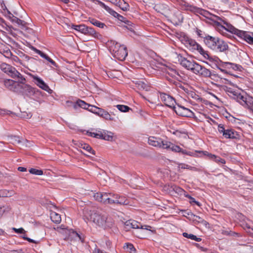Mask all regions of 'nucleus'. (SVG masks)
Listing matches in <instances>:
<instances>
[{
	"label": "nucleus",
	"mask_w": 253,
	"mask_h": 253,
	"mask_svg": "<svg viewBox=\"0 0 253 253\" xmlns=\"http://www.w3.org/2000/svg\"><path fill=\"white\" fill-rule=\"evenodd\" d=\"M32 49L37 53L39 54L42 57L46 59L48 62H50L52 65L56 67V64L52 59H51L48 55L43 52H42L41 50L37 49L35 47H33Z\"/></svg>",
	"instance_id": "393cba45"
},
{
	"label": "nucleus",
	"mask_w": 253,
	"mask_h": 253,
	"mask_svg": "<svg viewBox=\"0 0 253 253\" xmlns=\"http://www.w3.org/2000/svg\"><path fill=\"white\" fill-rule=\"evenodd\" d=\"M109 198L111 201H109V204H119V205H127L128 202L127 199L122 196H120L118 194L109 193Z\"/></svg>",
	"instance_id": "f8f14e48"
},
{
	"label": "nucleus",
	"mask_w": 253,
	"mask_h": 253,
	"mask_svg": "<svg viewBox=\"0 0 253 253\" xmlns=\"http://www.w3.org/2000/svg\"><path fill=\"white\" fill-rule=\"evenodd\" d=\"M81 146L83 149L86 150L89 154L95 155V151L92 150V148L89 145L84 143L82 144Z\"/></svg>",
	"instance_id": "ea45409f"
},
{
	"label": "nucleus",
	"mask_w": 253,
	"mask_h": 253,
	"mask_svg": "<svg viewBox=\"0 0 253 253\" xmlns=\"http://www.w3.org/2000/svg\"><path fill=\"white\" fill-rule=\"evenodd\" d=\"M15 79H18L19 83L10 79L5 80L4 81V84L5 86L9 90L17 93L22 92L23 89L26 87L31 88L30 86H28L24 84L25 81L21 83V79L20 78H16Z\"/></svg>",
	"instance_id": "39448f33"
},
{
	"label": "nucleus",
	"mask_w": 253,
	"mask_h": 253,
	"mask_svg": "<svg viewBox=\"0 0 253 253\" xmlns=\"http://www.w3.org/2000/svg\"><path fill=\"white\" fill-rule=\"evenodd\" d=\"M160 97L166 106L173 108L175 101L172 97L165 93L160 92Z\"/></svg>",
	"instance_id": "4468645a"
},
{
	"label": "nucleus",
	"mask_w": 253,
	"mask_h": 253,
	"mask_svg": "<svg viewBox=\"0 0 253 253\" xmlns=\"http://www.w3.org/2000/svg\"><path fill=\"white\" fill-rule=\"evenodd\" d=\"M177 58L180 64L183 68L192 72L196 63V61L192 59H188L187 58L182 56L181 54L178 55Z\"/></svg>",
	"instance_id": "6e6552de"
},
{
	"label": "nucleus",
	"mask_w": 253,
	"mask_h": 253,
	"mask_svg": "<svg viewBox=\"0 0 253 253\" xmlns=\"http://www.w3.org/2000/svg\"><path fill=\"white\" fill-rule=\"evenodd\" d=\"M236 132L231 129H226L223 133V136L226 138H236Z\"/></svg>",
	"instance_id": "2f4dec72"
},
{
	"label": "nucleus",
	"mask_w": 253,
	"mask_h": 253,
	"mask_svg": "<svg viewBox=\"0 0 253 253\" xmlns=\"http://www.w3.org/2000/svg\"><path fill=\"white\" fill-rule=\"evenodd\" d=\"M32 77L34 80L35 84L40 88L47 92L51 93L52 90L50 88L48 85L40 77L37 76L32 75Z\"/></svg>",
	"instance_id": "ddd939ff"
},
{
	"label": "nucleus",
	"mask_w": 253,
	"mask_h": 253,
	"mask_svg": "<svg viewBox=\"0 0 253 253\" xmlns=\"http://www.w3.org/2000/svg\"><path fill=\"white\" fill-rule=\"evenodd\" d=\"M173 110L177 115L184 117H191L193 116L194 113L190 109L178 105L177 107L174 106Z\"/></svg>",
	"instance_id": "9b49d317"
},
{
	"label": "nucleus",
	"mask_w": 253,
	"mask_h": 253,
	"mask_svg": "<svg viewBox=\"0 0 253 253\" xmlns=\"http://www.w3.org/2000/svg\"><path fill=\"white\" fill-rule=\"evenodd\" d=\"M185 44L192 52L197 51L205 59H207L210 61H212V58L210 56L208 52L205 51L195 40L187 38L185 41Z\"/></svg>",
	"instance_id": "20e7f679"
},
{
	"label": "nucleus",
	"mask_w": 253,
	"mask_h": 253,
	"mask_svg": "<svg viewBox=\"0 0 253 253\" xmlns=\"http://www.w3.org/2000/svg\"><path fill=\"white\" fill-rule=\"evenodd\" d=\"M135 87L139 90L148 91L150 89V86L147 82L143 80L136 79L133 81Z\"/></svg>",
	"instance_id": "a211bd4d"
},
{
	"label": "nucleus",
	"mask_w": 253,
	"mask_h": 253,
	"mask_svg": "<svg viewBox=\"0 0 253 253\" xmlns=\"http://www.w3.org/2000/svg\"><path fill=\"white\" fill-rule=\"evenodd\" d=\"M87 134L88 136L96 138L97 133L87 131Z\"/></svg>",
	"instance_id": "052dcab7"
},
{
	"label": "nucleus",
	"mask_w": 253,
	"mask_h": 253,
	"mask_svg": "<svg viewBox=\"0 0 253 253\" xmlns=\"http://www.w3.org/2000/svg\"><path fill=\"white\" fill-rule=\"evenodd\" d=\"M180 153H181L183 154L188 155L192 157H197L198 156V151H189L181 148V151H180Z\"/></svg>",
	"instance_id": "58836bf2"
},
{
	"label": "nucleus",
	"mask_w": 253,
	"mask_h": 253,
	"mask_svg": "<svg viewBox=\"0 0 253 253\" xmlns=\"http://www.w3.org/2000/svg\"><path fill=\"white\" fill-rule=\"evenodd\" d=\"M112 3L119 6L123 11H126L129 6L124 0H111Z\"/></svg>",
	"instance_id": "5701e85b"
},
{
	"label": "nucleus",
	"mask_w": 253,
	"mask_h": 253,
	"mask_svg": "<svg viewBox=\"0 0 253 253\" xmlns=\"http://www.w3.org/2000/svg\"><path fill=\"white\" fill-rule=\"evenodd\" d=\"M10 58H11L12 61L14 63V64L15 65H17L18 64H19L21 65L22 64V63L21 60L19 59V58L18 56H17L16 55H12V56H11V57Z\"/></svg>",
	"instance_id": "49530a36"
},
{
	"label": "nucleus",
	"mask_w": 253,
	"mask_h": 253,
	"mask_svg": "<svg viewBox=\"0 0 253 253\" xmlns=\"http://www.w3.org/2000/svg\"><path fill=\"white\" fill-rule=\"evenodd\" d=\"M3 55L5 57H6L7 58H11V56H12V54L11 51L9 49L4 50Z\"/></svg>",
	"instance_id": "603ef678"
},
{
	"label": "nucleus",
	"mask_w": 253,
	"mask_h": 253,
	"mask_svg": "<svg viewBox=\"0 0 253 253\" xmlns=\"http://www.w3.org/2000/svg\"><path fill=\"white\" fill-rule=\"evenodd\" d=\"M96 1L97 3L99 4L102 7L104 8L108 12H109L111 15L114 16L115 18H117L119 20L124 22L126 24H128L129 21L127 20L125 17L123 16L122 15L119 14L115 11L113 10L112 9L110 8L109 6L106 5L105 3L102 2V1L97 0Z\"/></svg>",
	"instance_id": "1a4fd4ad"
},
{
	"label": "nucleus",
	"mask_w": 253,
	"mask_h": 253,
	"mask_svg": "<svg viewBox=\"0 0 253 253\" xmlns=\"http://www.w3.org/2000/svg\"><path fill=\"white\" fill-rule=\"evenodd\" d=\"M214 161L217 163L225 164V161L224 159L221 158L219 157L216 156V158L214 159Z\"/></svg>",
	"instance_id": "3c124183"
},
{
	"label": "nucleus",
	"mask_w": 253,
	"mask_h": 253,
	"mask_svg": "<svg viewBox=\"0 0 253 253\" xmlns=\"http://www.w3.org/2000/svg\"><path fill=\"white\" fill-rule=\"evenodd\" d=\"M0 69L3 72L7 74L13 79L20 78L21 83L26 81L22 75L14 67L10 65L3 63L0 65Z\"/></svg>",
	"instance_id": "0eeeda50"
},
{
	"label": "nucleus",
	"mask_w": 253,
	"mask_h": 253,
	"mask_svg": "<svg viewBox=\"0 0 253 253\" xmlns=\"http://www.w3.org/2000/svg\"><path fill=\"white\" fill-rule=\"evenodd\" d=\"M84 216L88 220L95 223L99 226L110 227L111 224L107 221L108 216L106 213L96 210H89L85 209L84 211Z\"/></svg>",
	"instance_id": "f257e3e1"
},
{
	"label": "nucleus",
	"mask_w": 253,
	"mask_h": 253,
	"mask_svg": "<svg viewBox=\"0 0 253 253\" xmlns=\"http://www.w3.org/2000/svg\"><path fill=\"white\" fill-rule=\"evenodd\" d=\"M84 34L87 36H91L94 38H96L98 36V34L91 27L85 26Z\"/></svg>",
	"instance_id": "c85d7f7f"
},
{
	"label": "nucleus",
	"mask_w": 253,
	"mask_h": 253,
	"mask_svg": "<svg viewBox=\"0 0 253 253\" xmlns=\"http://www.w3.org/2000/svg\"><path fill=\"white\" fill-rule=\"evenodd\" d=\"M125 225L127 226H130L134 229H142L150 230L151 227L149 225H142L140 223L135 220H129L126 222Z\"/></svg>",
	"instance_id": "f3484780"
},
{
	"label": "nucleus",
	"mask_w": 253,
	"mask_h": 253,
	"mask_svg": "<svg viewBox=\"0 0 253 253\" xmlns=\"http://www.w3.org/2000/svg\"><path fill=\"white\" fill-rule=\"evenodd\" d=\"M224 25L222 27L226 31L236 35L240 38L243 39L250 44H253V33L241 31L235 28L226 21H223Z\"/></svg>",
	"instance_id": "f03ea898"
},
{
	"label": "nucleus",
	"mask_w": 253,
	"mask_h": 253,
	"mask_svg": "<svg viewBox=\"0 0 253 253\" xmlns=\"http://www.w3.org/2000/svg\"><path fill=\"white\" fill-rule=\"evenodd\" d=\"M109 49L113 56L119 60H124L127 55L126 47L123 44H120L117 42H112Z\"/></svg>",
	"instance_id": "7ed1b4c3"
},
{
	"label": "nucleus",
	"mask_w": 253,
	"mask_h": 253,
	"mask_svg": "<svg viewBox=\"0 0 253 253\" xmlns=\"http://www.w3.org/2000/svg\"><path fill=\"white\" fill-rule=\"evenodd\" d=\"M18 170L20 171L24 172L27 170V169L24 167H19L18 168Z\"/></svg>",
	"instance_id": "338daca9"
},
{
	"label": "nucleus",
	"mask_w": 253,
	"mask_h": 253,
	"mask_svg": "<svg viewBox=\"0 0 253 253\" xmlns=\"http://www.w3.org/2000/svg\"><path fill=\"white\" fill-rule=\"evenodd\" d=\"M8 140L9 141V143L15 145L17 144L23 143L25 144L26 146H29L28 145V143H30V142L28 141L27 140L25 141V142H22L20 140L19 137L16 136H11L8 137Z\"/></svg>",
	"instance_id": "bb28decb"
},
{
	"label": "nucleus",
	"mask_w": 253,
	"mask_h": 253,
	"mask_svg": "<svg viewBox=\"0 0 253 253\" xmlns=\"http://www.w3.org/2000/svg\"><path fill=\"white\" fill-rule=\"evenodd\" d=\"M99 109V107L89 104V107H88L87 110L96 115V113L98 112Z\"/></svg>",
	"instance_id": "8fccbe9b"
},
{
	"label": "nucleus",
	"mask_w": 253,
	"mask_h": 253,
	"mask_svg": "<svg viewBox=\"0 0 253 253\" xmlns=\"http://www.w3.org/2000/svg\"><path fill=\"white\" fill-rule=\"evenodd\" d=\"M227 92L230 97L236 100L244 107L246 106H249L247 103L249 101L247 100L246 97L243 94L241 90L238 89L228 88L227 89Z\"/></svg>",
	"instance_id": "423d86ee"
},
{
	"label": "nucleus",
	"mask_w": 253,
	"mask_h": 253,
	"mask_svg": "<svg viewBox=\"0 0 253 253\" xmlns=\"http://www.w3.org/2000/svg\"><path fill=\"white\" fill-rule=\"evenodd\" d=\"M85 26V25L84 24L78 25L73 24L71 26V28L73 29H74L78 32H81L82 34H84Z\"/></svg>",
	"instance_id": "4c0bfd02"
},
{
	"label": "nucleus",
	"mask_w": 253,
	"mask_h": 253,
	"mask_svg": "<svg viewBox=\"0 0 253 253\" xmlns=\"http://www.w3.org/2000/svg\"><path fill=\"white\" fill-rule=\"evenodd\" d=\"M164 146V149H169L175 152H180L181 151V148L179 146L174 145V144L167 141Z\"/></svg>",
	"instance_id": "a878e982"
},
{
	"label": "nucleus",
	"mask_w": 253,
	"mask_h": 253,
	"mask_svg": "<svg viewBox=\"0 0 253 253\" xmlns=\"http://www.w3.org/2000/svg\"><path fill=\"white\" fill-rule=\"evenodd\" d=\"M247 104L249 105V106H246L245 108H248L253 113V102L249 101Z\"/></svg>",
	"instance_id": "4d7b16f0"
},
{
	"label": "nucleus",
	"mask_w": 253,
	"mask_h": 253,
	"mask_svg": "<svg viewBox=\"0 0 253 253\" xmlns=\"http://www.w3.org/2000/svg\"><path fill=\"white\" fill-rule=\"evenodd\" d=\"M223 66L228 69H232L235 71L240 70L241 67L239 65L230 62H223Z\"/></svg>",
	"instance_id": "7c9ffc66"
},
{
	"label": "nucleus",
	"mask_w": 253,
	"mask_h": 253,
	"mask_svg": "<svg viewBox=\"0 0 253 253\" xmlns=\"http://www.w3.org/2000/svg\"><path fill=\"white\" fill-rule=\"evenodd\" d=\"M218 39L217 37L207 36L204 38V41L209 48L213 50Z\"/></svg>",
	"instance_id": "6ab92c4d"
},
{
	"label": "nucleus",
	"mask_w": 253,
	"mask_h": 253,
	"mask_svg": "<svg viewBox=\"0 0 253 253\" xmlns=\"http://www.w3.org/2000/svg\"><path fill=\"white\" fill-rule=\"evenodd\" d=\"M228 49V45L226 42L220 39H218L213 50L216 52H224Z\"/></svg>",
	"instance_id": "aec40b11"
},
{
	"label": "nucleus",
	"mask_w": 253,
	"mask_h": 253,
	"mask_svg": "<svg viewBox=\"0 0 253 253\" xmlns=\"http://www.w3.org/2000/svg\"><path fill=\"white\" fill-rule=\"evenodd\" d=\"M104 134L103 133H97L96 138L103 139Z\"/></svg>",
	"instance_id": "69168bd1"
},
{
	"label": "nucleus",
	"mask_w": 253,
	"mask_h": 253,
	"mask_svg": "<svg viewBox=\"0 0 253 253\" xmlns=\"http://www.w3.org/2000/svg\"><path fill=\"white\" fill-rule=\"evenodd\" d=\"M94 199L104 204H109V201H111L109 198V193H94Z\"/></svg>",
	"instance_id": "dca6fc26"
},
{
	"label": "nucleus",
	"mask_w": 253,
	"mask_h": 253,
	"mask_svg": "<svg viewBox=\"0 0 253 253\" xmlns=\"http://www.w3.org/2000/svg\"><path fill=\"white\" fill-rule=\"evenodd\" d=\"M218 130L220 133H222L223 135L226 129L224 127L223 125L220 124L218 126Z\"/></svg>",
	"instance_id": "13d9d810"
},
{
	"label": "nucleus",
	"mask_w": 253,
	"mask_h": 253,
	"mask_svg": "<svg viewBox=\"0 0 253 253\" xmlns=\"http://www.w3.org/2000/svg\"><path fill=\"white\" fill-rule=\"evenodd\" d=\"M29 172L30 173L37 175H41L43 174V171L41 169H37L34 168H31L29 169Z\"/></svg>",
	"instance_id": "c03bdc74"
},
{
	"label": "nucleus",
	"mask_w": 253,
	"mask_h": 253,
	"mask_svg": "<svg viewBox=\"0 0 253 253\" xmlns=\"http://www.w3.org/2000/svg\"><path fill=\"white\" fill-rule=\"evenodd\" d=\"M124 249L126 250L127 251H129L130 253H135V249L134 248L133 246L129 243L126 244V245L124 246Z\"/></svg>",
	"instance_id": "79ce46f5"
},
{
	"label": "nucleus",
	"mask_w": 253,
	"mask_h": 253,
	"mask_svg": "<svg viewBox=\"0 0 253 253\" xmlns=\"http://www.w3.org/2000/svg\"><path fill=\"white\" fill-rule=\"evenodd\" d=\"M182 235L185 238L190 239L197 242H200L202 240L201 238L197 237L196 236L192 234H188L187 233L184 232Z\"/></svg>",
	"instance_id": "c9c22d12"
},
{
	"label": "nucleus",
	"mask_w": 253,
	"mask_h": 253,
	"mask_svg": "<svg viewBox=\"0 0 253 253\" xmlns=\"http://www.w3.org/2000/svg\"><path fill=\"white\" fill-rule=\"evenodd\" d=\"M24 239L28 241L30 243H37L36 241L28 237H24Z\"/></svg>",
	"instance_id": "680f3d73"
},
{
	"label": "nucleus",
	"mask_w": 253,
	"mask_h": 253,
	"mask_svg": "<svg viewBox=\"0 0 253 253\" xmlns=\"http://www.w3.org/2000/svg\"><path fill=\"white\" fill-rule=\"evenodd\" d=\"M167 141L162 140L161 138L155 136H150L148 138V143L149 145L164 149V145Z\"/></svg>",
	"instance_id": "2eb2a0df"
},
{
	"label": "nucleus",
	"mask_w": 253,
	"mask_h": 253,
	"mask_svg": "<svg viewBox=\"0 0 253 253\" xmlns=\"http://www.w3.org/2000/svg\"><path fill=\"white\" fill-rule=\"evenodd\" d=\"M183 19V17L180 12L177 11L173 14L172 20L176 23L182 22Z\"/></svg>",
	"instance_id": "f704fd0d"
},
{
	"label": "nucleus",
	"mask_w": 253,
	"mask_h": 253,
	"mask_svg": "<svg viewBox=\"0 0 253 253\" xmlns=\"http://www.w3.org/2000/svg\"><path fill=\"white\" fill-rule=\"evenodd\" d=\"M167 8V6L166 4L161 3L156 4L154 6V9L158 12L161 13H163Z\"/></svg>",
	"instance_id": "72a5a7b5"
},
{
	"label": "nucleus",
	"mask_w": 253,
	"mask_h": 253,
	"mask_svg": "<svg viewBox=\"0 0 253 253\" xmlns=\"http://www.w3.org/2000/svg\"><path fill=\"white\" fill-rule=\"evenodd\" d=\"M12 229L15 231V232L18 234H22L25 232V230L23 228H20L18 229L13 228Z\"/></svg>",
	"instance_id": "864d4df0"
},
{
	"label": "nucleus",
	"mask_w": 253,
	"mask_h": 253,
	"mask_svg": "<svg viewBox=\"0 0 253 253\" xmlns=\"http://www.w3.org/2000/svg\"><path fill=\"white\" fill-rule=\"evenodd\" d=\"M71 233V236L75 239H79V240H81V238L80 235L76 231H72Z\"/></svg>",
	"instance_id": "5fc2aeb1"
},
{
	"label": "nucleus",
	"mask_w": 253,
	"mask_h": 253,
	"mask_svg": "<svg viewBox=\"0 0 253 253\" xmlns=\"http://www.w3.org/2000/svg\"><path fill=\"white\" fill-rule=\"evenodd\" d=\"M201 12L200 14L205 16V17L216 22L217 25H219L220 24L218 22V21H222L223 22V20H222L221 18L217 16L214 15L209 12L208 11L204 10H201Z\"/></svg>",
	"instance_id": "412c9836"
},
{
	"label": "nucleus",
	"mask_w": 253,
	"mask_h": 253,
	"mask_svg": "<svg viewBox=\"0 0 253 253\" xmlns=\"http://www.w3.org/2000/svg\"><path fill=\"white\" fill-rule=\"evenodd\" d=\"M7 11L9 14V17L10 19H11V21L12 22H14L16 24H17L18 25L21 26V28L23 30H26L27 29L26 28V25L27 23L22 20H20L18 19V18L14 16L12 14H11L8 10H7Z\"/></svg>",
	"instance_id": "4be33fe9"
},
{
	"label": "nucleus",
	"mask_w": 253,
	"mask_h": 253,
	"mask_svg": "<svg viewBox=\"0 0 253 253\" xmlns=\"http://www.w3.org/2000/svg\"><path fill=\"white\" fill-rule=\"evenodd\" d=\"M208 157H209V158L210 160H213V161H214V159L216 158V155L212 154L211 153H210V154H208Z\"/></svg>",
	"instance_id": "e2e57ef3"
},
{
	"label": "nucleus",
	"mask_w": 253,
	"mask_h": 253,
	"mask_svg": "<svg viewBox=\"0 0 253 253\" xmlns=\"http://www.w3.org/2000/svg\"><path fill=\"white\" fill-rule=\"evenodd\" d=\"M171 188L178 194H182L184 191L183 189L174 185H172Z\"/></svg>",
	"instance_id": "de8ad7c7"
},
{
	"label": "nucleus",
	"mask_w": 253,
	"mask_h": 253,
	"mask_svg": "<svg viewBox=\"0 0 253 253\" xmlns=\"http://www.w3.org/2000/svg\"><path fill=\"white\" fill-rule=\"evenodd\" d=\"M178 168L179 169H190L191 170H194V171H197L198 169L194 167H191L188 165L183 164V163H180L178 164Z\"/></svg>",
	"instance_id": "e433bc0d"
},
{
	"label": "nucleus",
	"mask_w": 253,
	"mask_h": 253,
	"mask_svg": "<svg viewBox=\"0 0 253 253\" xmlns=\"http://www.w3.org/2000/svg\"><path fill=\"white\" fill-rule=\"evenodd\" d=\"M10 208L8 206H0V217L5 212H8L10 211Z\"/></svg>",
	"instance_id": "09e8293b"
},
{
	"label": "nucleus",
	"mask_w": 253,
	"mask_h": 253,
	"mask_svg": "<svg viewBox=\"0 0 253 253\" xmlns=\"http://www.w3.org/2000/svg\"><path fill=\"white\" fill-rule=\"evenodd\" d=\"M192 73L204 77H209L211 75V72L210 70L206 68L205 67L200 65L197 62L196 63Z\"/></svg>",
	"instance_id": "9d476101"
},
{
	"label": "nucleus",
	"mask_w": 253,
	"mask_h": 253,
	"mask_svg": "<svg viewBox=\"0 0 253 253\" xmlns=\"http://www.w3.org/2000/svg\"><path fill=\"white\" fill-rule=\"evenodd\" d=\"M51 220L55 223L58 224L61 220L60 215L54 211H51L50 213Z\"/></svg>",
	"instance_id": "473e14b6"
},
{
	"label": "nucleus",
	"mask_w": 253,
	"mask_h": 253,
	"mask_svg": "<svg viewBox=\"0 0 253 253\" xmlns=\"http://www.w3.org/2000/svg\"><path fill=\"white\" fill-rule=\"evenodd\" d=\"M96 115L107 120H114V118L111 117L110 114H109L107 111L100 108H99V110H98V112L96 113Z\"/></svg>",
	"instance_id": "b1692460"
},
{
	"label": "nucleus",
	"mask_w": 253,
	"mask_h": 253,
	"mask_svg": "<svg viewBox=\"0 0 253 253\" xmlns=\"http://www.w3.org/2000/svg\"><path fill=\"white\" fill-rule=\"evenodd\" d=\"M181 8L184 10H189L192 12L197 11V8L194 6L190 5L187 2L182 1L180 2Z\"/></svg>",
	"instance_id": "cd10ccee"
},
{
	"label": "nucleus",
	"mask_w": 253,
	"mask_h": 253,
	"mask_svg": "<svg viewBox=\"0 0 253 253\" xmlns=\"http://www.w3.org/2000/svg\"><path fill=\"white\" fill-rule=\"evenodd\" d=\"M187 197L189 198L191 200V202H193L196 203L197 205L199 206V203L196 201H195V199L191 197L190 196H187Z\"/></svg>",
	"instance_id": "0e129e2a"
},
{
	"label": "nucleus",
	"mask_w": 253,
	"mask_h": 253,
	"mask_svg": "<svg viewBox=\"0 0 253 253\" xmlns=\"http://www.w3.org/2000/svg\"><path fill=\"white\" fill-rule=\"evenodd\" d=\"M20 116L23 119H28L31 118L32 114L30 112H22L20 114Z\"/></svg>",
	"instance_id": "a18cd8bd"
},
{
	"label": "nucleus",
	"mask_w": 253,
	"mask_h": 253,
	"mask_svg": "<svg viewBox=\"0 0 253 253\" xmlns=\"http://www.w3.org/2000/svg\"><path fill=\"white\" fill-rule=\"evenodd\" d=\"M198 153H203L204 155L208 156V154H210L209 152L207 151H198Z\"/></svg>",
	"instance_id": "774afa93"
},
{
	"label": "nucleus",
	"mask_w": 253,
	"mask_h": 253,
	"mask_svg": "<svg viewBox=\"0 0 253 253\" xmlns=\"http://www.w3.org/2000/svg\"><path fill=\"white\" fill-rule=\"evenodd\" d=\"M88 21L91 24L100 28L103 29L105 27H106V26L104 23H102L97 19L93 18H89Z\"/></svg>",
	"instance_id": "c756f323"
},
{
	"label": "nucleus",
	"mask_w": 253,
	"mask_h": 253,
	"mask_svg": "<svg viewBox=\"0 0 253 253\" xmlns=\"http://www.w3.org/2000/svg\"><path fill=\"white\" fill-rule=\"evenodd\" d=\"M167 72L168 74H170L172 76H174L175 75L177 74V72L175 70L170 68H169L168 70H167Z\"/></svg>",
	"instance_id": "bf43d9fd"
},
{
	"label": "nucleus",
	"mask_w": 253,
	"mask_h": 253,
	"mask_svg": "<svg viewBox=\"0 0 253 253\" xmlns=\"http://www.w3.org/2000/svg\"><path fill=\"white\" fill-rule=\"evenodd\" d=\"M117 109L122 112H126L129 111L130 108L126 105H116Z\"/></svg>",
	"instance_id": "37998d69"
},
{
	"label": "nucleus",
	"mask_w": 253,
	"mask_h": 253,
	"mask_svg": "<svg viewBox=\"0 0 253 253\" xmlns=\"http://www.w3.org/2000/svg\"><path fill=\"white\" fill-rule=\"evenodd\" d=\"M103 139L107 141H112L113 140V136L109 134L104 133Z\"/></svg>",
	"instance_id": "6e6d98bb"
},
{
	"label": "nucleus",
	"mask_w": 253,
	"mask_h": 253,
	"mask_svg": "<svg viewBox=\"0 0 253 253\" xmlns=\"http://www.w3.org/2000/svg\"><path fill=\"white\" fill-rule=\"evenodd\" d=\"M77 104L80 107L84 109H87L88 108V107H89V104L86 103L84 101H83L82 100H78L77 102Z\"/></svg>",
	"instance_id": "a19ab883"
}]
</instances>
